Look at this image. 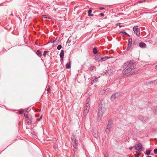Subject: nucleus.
<instances>
[{
	"label": "nucleus",
	"mask_w": 157,
	"mask_h": 157,
	"mask_svg": "<svg viewBox=\"0 0 157 157\" xmlns=\"http://www.w3.org/2000/svg\"><path fill=\"white\" fill-rule=\"evenodd\" d=\"M71 139L72 143L74 148L73 150L74 154H75L76 149H77L78 148V145L79 143L78 142V140L76 139V136L74 134H72L71 136Z\"/></svg>",
	"instance_id": "f257e3e1"
},
{
	"label": "nucleus",
	"mask_w": 157,
	"mask_h": 157,
	"mask_svg": "<svg viewBox=\"0 0 157 157\" xmlns=\"http://www.w3.org/2000/svg\"><path fill=\"white\" fill-rule=\"evenodd\" d=\"M98 114L97 117L98 121H100L103 116V114L106 110V109L103 107L102 105L99 104L98 107Z\"/></svg>",
	"instance_id": "f03ea898"
},
{
	"label": "nucleus",
	"mask_w": 157,
	"mask_h": 157,
	"mask_svg": "<svg viewBox=\"0 0 157 157\" xmlns=\"http://www.w3.org/2000/svg\"><path fill=\"white\" fill-rule=\"evenodd\" d=\"M136 63V61L133 60H132L129 61L128 62L125 63L123 66L124 69H126L129 66H132V65Z\"/></svg>",
	"instance_id": "7ed1b4c3"
},
{
	"label": "nucleus",
	"mask_w": 157,
	"mask_h": 157,
	"mask_svg": "<svg viewBox=\"0 0 157 157\" xmlns=\"http://www.w3.org/2000/svg\"><path fill=\"white\" fill-rule=\"evenodd\" d=\"M112 121L110 120H109L106 126V128L105 130V132H106L107 133L109 132L112 126Z\"/></svg>",
	"instance_id": "20e7f679"
},
{
	"label": "nucleus",
	"mask_w": 157,
	"mask_h": 157,
	"mask_svg": "<svg viewBox=\"0 0 157 157\" xmlns=\"http://www.w3.org/2000/svg\"><path fill=\"white\" fill-rule=\"evenodd\" d=\"M134 147L135 149L138 151H142L144 149L142 147V144L140 143H137L136 144L134 145Z\"/></svg>",
	"instance_id": "39448f33"
},
{
	"label": "nucleus",
	"mask_w": 157,
	"mask_h": 157,
	"mask_svg": "<svg viewBox=\"0 0 157 157\" xmlns=\"http://www.w3.org/2000/svg\"><path fill=\"white\" fill-rule=\"evenodd\" d=\"M133 30L134 33L136 34V36H139L140 35V30L138 29V26L137 25L134 26L133 28Z\"/></svg>",
	"instance_id": "423d86ee"
},
{
	"label": "nucleus",
	"mask_w": 157,
	"mask_h": 157,
	"mask_svg": "<svg viewBox=\"0 0 157 157\" xmlns=\"http://www.w3.org/2000/svg\"><path fill=\"white\" fill-rule=\"evenodd\" d=\"M25 121L28 125L30 124L32 122V118L31 116L29 115V116H26Z\"/></svg>",
	"instance_id": "0eeeda50"
},
{
	"label": "nucleus",
	"mask_w": 157,
	"mask_h": 157,
	"mask_svg": "<svg viewBox=\"0 0 157 157\" xmlns=\"http://www.w3.org/2000/svg\"><path fill=\"white\" fill-rule=\"evenodd\" d=\"M136 68L135 66H129L128 68L126 70L124 73V75H125L126 74H128L132 70Z\"/></svg>",
	"instance_id": "6e6552de"
},
{
	"label": "nucleus",
	"mask_w": 157,
	"mask_h": 157,
	"mask_svg": "<svg viewBox=\"0 0 157 157\" xmlns=\"http://www.w3.org/2000/svg\"><path fill=\"white\" fill-rule=\"evenodd\" d=\"M132 38L129 39L128 42L127 47L126 50L127 51L129 50L130 49L131 47V45L132 44Z\"/></svg>",
	"instance_id": "1a4fd4ad"
},
{
	"label": "nucleus",
	"mask_w": 157,
	"mask_h": 157,
	"mask_svg": "<svg viewBox=\"0 0 157 157\" xmlns=\"http://www.w3.org/2000/svg\"><path fill=\"white\" fill-rule=\"evenodd\" d=\"M90 109V106L85 105L84 107L83 113L85 115H86L88 113Z\"/></svg>",
	"instance_id": "9d476101"
},
{
	"label": "nucleus",
	"mask_w": 157,
	"mask_h": 157,
	"mask_svg": "<svg viewBox=\"0 0 157 157\" xmlns=\"http://www.w3.org/2000/svg\"><path fill=\"white\" fill-rule=\"evenodd\" d=\"M140 71H141V70L140 69L136 70H135L134 71L132 72L130 74L128 75H125L124 76L125 77H127L129 75L137 74L140 72Z\"/></svg>",
	"instance_id": "9b49d317"
},
{
	"label": "nucleus",
	"mask_w": 157,
	"mask_h": 157,
	"mask_svg": "<svg viewBox=\"0 0 157 157\" xmlns=\"http://www.w3.org/2000/svg\"><path fill=\"white\" fill-rule=\"evenodd\" d=\"M118 93H116L112 94L111 97V99L112 101H114L119 95Z\"/></svg>",
	"instance_id": "f8f14e48"
},
{
	"label": "nucleus",
	"mask_w": 157,
	"mask_h": 157,
	"mask_svg": "<svg viewBox=\"0 0 157 157\" xmlns=\"http://www.w3.org/2000/svg\"><path fill=\"white\" fill-rule=\"evenodd\" d=\"M95 77L94 79L93 80H92L90 84L92 85L94 83H96L98 81V77L96 76H94Z\"/></svg>",
	"instance_id": "ddd939ff"
},
{
	"label": "nucleus",
	"mask_w": 157,
	"mask_h": 157,
	"mask_svg": "<svg viewBox=\"0 0 157 157\" xmlns=\"http://www.w3.org/2000/svg\"><path fill=\"white\" fill-rule=\"evenodd\" d=\"M71 61L70 60V59H69V63H67L66 64V69H70L71 68Z\"/></svg>",
	"instance_id": "4468645a"
},
{
	"label": "nucleus",
	"mask_w": 157,
	"mask_h": 157,
	"mask_svg": "<svg viewBox=\"0 0 157 157\" xmlns=\"http://www.w3.org/2000/svg\"><path fill=\"white\" fill-rule=\"evenodd\" d=\"M102 55H97L95 57V59L96 60L99 61H101V58L102 57Z\"/></svg>",
	"instance_id": "2eb2a0df"
},
{
	"label": "nucleus",
	"mask_w": 157,
	"mask_h": 157,
	"mask_svg": "<svg viewBox=\"0 0 157 157\" xmlns=\"http://www.w3.org/2000/svg\"><path fill=\"white\" fill-rule=\"evenodd\" d=\"M110 57L109 56H105L104 57L102 56V57L101 58V61H105L106 60L108 59H109L110 58Z\"/></svg>",
	"instance_id": "dca6fc26"
},
{
	"label": "nucleus",
	"mask_w": 157,
	"mask_h": 157,
	"mask_svg": "<svg viewBox=\"0 0 157 157\" xmlns=\"http://www.w3.org/2000/svg\"><path fill=\"white\" fill-rule=\"evenodd\" d=\"M146 46L144 42H140L139 43V46L141 48H145Z\"/></svg>",
	"instance_id": "f3484780"
},
{
	"label": "nucleus",
	"mask_w": 157,
	"mask_h": 157,
	"mask_svg": "<svg viewBox=\"0 0 157 157\" xmlns=\"http://www.w3.org/2000/svg\"><path fill=\"white\" fill-rule=\"evenodd\" d=\"M90 100V96H89L86 99V104L85 105L90 106L89 102Z\"/></svg>",
	"instance_id": "a211bd4d"
},
{
	"label": "nucleus",
	"mask_w": 157,
	"mask_h": 157,
	"mask_svg": "<svg viewBox=\"0 0 157 157\" xmlns=\"http://www.w3.org/2000/svg\"><path fill=\"white\" fill-rule=\"evenodd\" d=\"M59 56L60 58H63L64 56V51L63 50H62L59 54Z\"/></svg>",
	"instance_id": "6ab92c4d"
},
{
	"label": "nucleus",
	"mask_w": 157,
	"mask_h": 157,
	"mask_svg": "<svg viewBox=\"0 0 157 157\" xmlns=\"http://www.w3.org/2000/svg\"><path fill=\"white\" fill-rule=\"evenodd\" d=\"M104 93L106 94H107L109 93H110L111 91L110 88H109L104 91Z\"/></svg>",
	"instance_id": "aec40b11"
},
{
	"label": "nucleus",
	"mask_w": 157,
	"mask_h": 157,
	"mask_svg": "<svg viewBox=\"0 0 157 157\" xmlns=\"http://www.w3.org/2000/svg\"><path fill=\"white\" fill-rule=\"evenodd\" d=\"M36 54L39 57H41L42 56V54L39 50H38L36 52Z\"/></svg>",
	"instance_id": "412c9836"
},
{
	"label": "nucleus",
	"mask_w": 157,
	"mask_h": 157,
	"mask_svg": "<svg viewBox=\"0 0 157 157\" xmlns=\"http://www.w3.org/2000/svg\"><path fill=\"white\" fill-rule=\"evenodd\" d=\"M138 41L136 40H135L133 42V45L135 47H136L137 46L138 44Z\"/></svg>",
	"instance_id": "4be33fe9"
},
{
	"label": "nucleus",
	"mask_w": 157,
	"mask_h": 157,
	"mask_svg": "<svg viewBox=\"0 0 157 157\" xmlns=\"http://www.w3.org/2000/svg\"><path fill=\"white\" fill-rule=\"evenodd\" d=\"M93 52L95 54H96L98 53L97 49L96 48H93Z\"/></svg>",
	"instance_id": "5701e85b"
},
{
	"label": "nucleus",
	"mask_w": 157,
	"mask_h": 157,
	"mask_svg": "<svg viewBox=\"0 0 157 157\" xmlns=\"http://www.w3.org/2000/svg\"><path fill=\"white\" fill-rule=\"evenodd\" d=\"M92 134H93V135H94V137L96 138H97L98 137V135L97 134V133L96 132H92Z\"/></svg>",
	"instance_id": "b1692460"
},
{
	"label": "nucleus",
	"mask_w": 157,
	"mask_h": 157,
	"mask_svg": "<svg viewBox=\"0 0 157 157\" xmlns=\"http://www.w3.org/2000/svg\"><path fill=\"white\" fill-rule=\"evenodd\" d=\"M71 40H72V37H70L69 38L67 42V43H68V44L70 43H71Z\"/></svg>",
	"instance_id": "393cba45"
},
{
	"label": "nucleus",
	"mask_w": 157,
	"mask_h": 157,
	"mask_svg": "<svg viewBox=\"0 0 157 157\" xmlns=\"http://www.w3.org/2000/svg\"><path fill=\"white\" fill-rule=\"evenodd\" d=\"M153 111L155 114H157V107L155 108L154 109H153Z\"/></svg>",
	"instance_id": "a878e982"
},
{
	"label": "nucleus",
	"mask_w": 157,
	"mask_h": 157,
	"mask_svg": "<svg viewBox=\"0 0 157 157\" xmlns=\"http://www.w3.org/2000/svg\"><path fill=\"white\" fill-rule=\"evenodd\" d=\"M151 151L150 150H147L146 151V154L147 155H148L150 154V153H151Z\"/></svg>",
	"instance_id": "bb28decb"
},
{
	"label": "nucleus",
	"mask_w": 157,
	"mask_h": 157,
	"mask_svg": "<svg viewBox=\"0 0 157 157\" xmlns=\"http://www.w3.org/2000/svg\"><path fill=\"white\" fill-rule=\"evenodd\" d=\"M119 34L121 35H126L127 34V33L124 31H121L120 32Z\"/></svg>",
	"instance_id": "cd10ccee"
},
{
	"label": "nucleus",
	"mask_w": 157,
	"mask_h": 157,
	"mask_svg": "<svg viewBox=\"0 0 157 157\" xmlns=\"http://www.w3.org/2000/svg\"><path fill=\"white\" fill-rule=\"evenodd\" d=\"M95 68V67L94 66H91L90 67V71L93 70Z\"/></svg>",
	"instance_id": "c85d7f7f"
},
{
	"label": "nucleus",
	"mask_w": 157,
	"mask_h": 157,
	"mask_svg": "<svg viewBox=\"0 0 157 157\" xmlns=\"http://www.w3.org/2000/svg\"><path fill=\"white\" fill-rule=\"evenodd\" d=\"M48 52V51H44V52L43 55V56L45 57H46V54Z\"/></svg>",
	"instance_id": "c756f323"
},
{
	"label": "nucleus",
	"mask_w": 157,
	"mask_h": 157,
	"mask_svg": "<svg viewBox=\"0 0 157 157\" xmlns=\"http://www.w3.org/2000/svg\"><path fill=\"white\" fill-rule=\"evenodd\" d=\"M62 48V46L61 45H59L57 47V49L58 50H59L61 49Z\"/></svg>",
	"instance_id": "7c9ffc66"
},
{
	"label": "nucleus",
	"mask_w": 157,
	"mask_h": 157,
	"mask_svg": "<svg viewBox=\"0 0 157 157\" xmlns=\"http://www.w3.org/2000/svg\"><path fill=\"white\" fill-rule=\"evenodd\" d=\"M92 12V10H91L90 9L88 10V15L89 16V15L91 14V13Z\"/></svg>",
	"instance_id": "2f4dec72"
},
{
	"label": "nucleus",
	"mask_w": 157,
	"mask_h": 157,
	"mask_svg": "<svg viewBox=\"0 0 157 157\" xmlns=\"http://www.w3.org/2000/svg\"><path fill=\"white\" fill-rule=\"evenodd\" d=\"M145 0H140L138 1V3H142L143 2H145Z\"/></svg>",
	"instance_id": "473e14b6"
},
{
	"label": "nucleus",
	"mask_w": 157,
	"mask_h": 157,
	"mask_svg": "<svg viewBox=\"0 0 157 157\" xmlns=\"http://www.w3.org/2000/svg\"><path fill=\"white\" fill-rule=\"evenodd\" d=\"M154 152L155 154H157V149H154Z\"/></svg>",
	"instance_id": "72a5a7b5"
},
{
	"label": "nucleus",
	"mask_w": 157,
	"mask_h": 157,
	"mask_svg": "<svg viewBox=\"0 0 157 157\" xmlns=\"http://www.w3.org/2000/svg\"><path fill=\"white\" fill-rule=\"evenodd\" d=\"M24 110H21L19 111V113L20 114H22L24 112Z\"/></svg>",
	"instance_id": "f704fd0d"
},
{
	"label": "nucleus",
	"mask_w": 157,
	"mask_h": 157,
	"mask_svg": "<svg viewBox=\"0 0 157 157\" xmlns=\"http://www.w3.org/2000/svg\"><path fill=\"white\" fill-rule=\"evenodd\" d=\"M47 91L48 92H50L51 91V89L50 87H48L47 89Z\"/></svg>",
	"instance_id": "c9c22d12"
},
{
	"label": "nucleus",
	"mask_w": 157,
	"mask_h": 157,
	"mask_svg": "<svg viewBox=\"0 0 157 157\" xmlns=\"http://www.w3.org/2000/svg\"><path fill=\"white\" fill-rule=\"evenodd\" d=\"M42 116H41L40 118H37V120L38 121H40L41 119H42Z\"/></svg>",
	"instance_id": "e433bc0d"
},
{
	"label": "nucleus",
	"mask_w": 157,
	"mask_h": 157,
	"mask_svg": "<svg viewBox=\"0 0 157 157\" xmlns=\"http://www.w3.org/2000/svg\"><path fill=\"white\" fill-rule=\"evenodd\" d=\"M136 153H137V154L138 155H139L141 153L140 152H139V151H136Z\"/></svg>",
	"instance_id": "4c0bfd02"
},
{
	"label": "nucleus",
	"mask_w": 157,
	"mask_h": 157,
	"mask_svg": "<svg viewBox=\"0 0 157 157\" xmlns=\"http://www.w3.org/2000/svg\"><path fill=\"white\" fill-rule=\"evenodd\" d=\"M100 15L101 16H103V17H104V14H103V13H101L100 14Z\"/></svg>",
	"instance_id": "58836bf2"
},
{
	"label": "nucleus",
	"mask_w": 157,
	"mask_h": 157,
	"mask_svg": "<svg viewBox=\"0 0 157 157\" xmlns=\"http://www.w3.org/2000/svg\"><path fill=\"white\" fill-rule=\"evenodd\" d=\"M43 16L45 18H48V17H47V16L46 15H44Z\"/></svg>",
	"instance_id": "ea45409f"
},
{
	"label": "nucleus",
	"mask_w": 157,
	"mask_h": 157,
	"mask_svg": "<svg viewBox=\"0 0 157 157\" xmlns=\"http://www.w3.org/2000/svg\"><path fill=\"white\" fill-rule=\"evenodd\" d=\"M105 8L103 7H100L99 8V9L100 10H104V9Z\"/></svg>",
	"instance_id": "a19ab883"
},
{
	"label": "nucleus",
	"mask_w": 157,
	"mask_h": 157,
	"mask_svg": "<svg viewBox=\"0 0 157 157\" xmlns=\"http://www.w3.org/2000/svg\"><path fill=\"white\" fill-rule=\"evenodd\" d=\"M135 156L136 157H139V155L137 154H135Z\"/></svg>",
	"instance_id": "79ce46f5"
},
{
	"label": "nucleus",
	"mask_w": 157,
	"mask_h": 157,
	"mask_svg": "<svg viewBox=\"0 0 157 157\" xmlns=\"http://www.w3.org/2000/svg\"><path fill=\"white\" fill-rule=\"evenodd\" d=\"M88 16L93 17L94 16V15H93V14H91L90 15H89Z\"/></svg>",
	"instance_id": "37998d69"
},
{
	"label": "nucleus",
	"mask_w": 157,
	"mask_h": 157,
	"mask_svg": "<svg viewBox=\"0 0 157 157\" xmlns=\"http://www.w3.org/2000/svg\"><path fill=\"white\" fill-rule=\"evenodd\" d=\"M125 35H126L128 36H129V37L130 36V35L129 34H128L127 33V34H126Z\"/></svg>",
	"instance_id": "c03bdc74"
},
{
	"label": "nucleus",
	"mask_w": 157,
	"mask_h": 157,
	"mask_svg": "<svg viewBox=\"0 0 157 157\" xmlns=\"http://www.w3.org/2000/svg\"><path fill=\"white\" fill-rule=\"evenodd\" d=\"M132 148H133V147H129V149L131 150L132 149Z\"/></svg>",
	"instance_id": "a18cd8bd"
},
{
	"label": "nucleus",
	"mask_w": 157,
	"mask_h": 157,
	"mask_svg": "<svg viewBox=\"0 0 157 157\" xmlns=\"http://www.w3.org/2000/svg\"><path fill=\"white\" fill-rule=\"evenodd\" d=\"M24 116L25 117L26 116H29L28 115H26L25 113H24Z\"/></svg>",
	"instance_id": "49530a36"
},
{
	"label": "nucleus",
	"mask_w": 157,
	"mask_h": 157,
	"mask_svg": "<svg viewBox=\"0 0 157 157\" xmlns=\"http://www.w3.org/2000/svg\"><path fill=\"white\" fill-rule=\"evenodd\" d=\"M61 60H62V62H63V58H61Z\"/></svg>",
	"instance_id": "de8ad7c7"
},
{
	"label": "nucleus",
	"mask_w": 157,
	"mask_h": 157,
	"mask_svg": "<svg viewBox=\"0 0 157 157\" xmlns=\"http://www.w3.org/2000/svg\"><path fill=\"white\" fill-rule=\"evenodd\" d=\"M155 68L156 69H157V65L156 66Z\"/></svg>",
	"instance_id": "09e8293b"
},
{
	"label": "nucleus",
	"mask_w": 157,
	"mask_h": 157,
	"mask_svg": "<svg viewBox=\"0 0 157 157\" xmlns=\"http://www.w3.org/2000/svg\"><path fill=\"white\" fill-rule=\"evenodd\" d=\"M119 26H120V27H122V26H121V25H119Z\"/></svg>",
	"instance_id": "8fccbe9b"
},
{
	"label": "nucleus",
	"mask_w": 157,
	"mask_h": 157,
	"mask_svg": "<svg viewBox=\"0 0 157 157\" xmlns=\"http://www.w3.org/2000/svg\"><path fill=\"white\" fill-rule=\"evenodd\" d=\"M147 157H151V156H148Z\"/></svg>",
	"instance_id": "3c124183"
},
{
	"label": "nucleus",
	"mask_w": 157,
	"mask_h": 157,
	"mask_svg": "<svg viewBox=\"0 0 157 157\" xmlns=\"http://www.w3.org/2000/svg\"><path fill=\"white\" fill-rule=\"evenodd\" d=\"M94 86H95V87H96V86H97V85H95Z\"/></svg>",
	"instance_id": "603ef678"
},
{
	"label": "nucleus",
	"mask_w": 157,
	"mask_h": 157,
	"mask_svg": "<svg viewBox=\"0 0 157 157\" xmlns=\"http://www.w3.org/2000/svg\"><path fill=\"white\" fill-rule=\"evenodd\" d=\"M156 80H157V79H156Z\"/></svg>",
	"instance_id": "864d4df0"
}]
</instances>
